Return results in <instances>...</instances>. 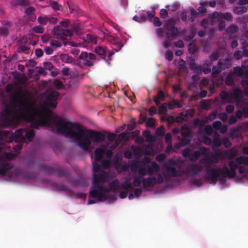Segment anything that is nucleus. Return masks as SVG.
Returning a JSON list of instances; mask_svg holds the SVG:
<instances>
[{
  "instance_id": "nucleus-13",
  "label": "nucleus",
  "mask_w": 248,
  "mask_h": 248,
  "mask_svg": "<svg viewBox=\"0 0 248 248\" xmlns=\"http://www.w3.org/2000/svg\"><path fill=\"white\" fill-rule=\"evenodd\" d=\"M160 169L159 165L153 161L151 163V166H148L147 168V173L151 176L154 173L158 172Z\"/></svg>"
},
{
  "instance_id": "nucleus-59",
  "label": "nucleus",
  "mask_w": 248,
  "mask_h": 248,
  "mask_svg": "<svg viewBox=\"0 0 248 248\" xmlns=\"http://www.w3.org/2000/svg\"><path fill=\"white\" fill-rule=\"evenodd\" d=\"M165 57L168 61H171L173 59V53L170 50H168L165 54Z\"/></svg>"
},
{
  "instance_id": "nucleus-33",
  "label": "nucleus",
  "mask_w": 248,
  "mask_h": 248,
  "mask_svg": "<svg viewBox=\"0 0 248 248\" xmlns=\"http://www.w3.org/2000/svg\"><path fill=\"white\" fill-rule=\"evenodd\" d=\"M232 97H233L235 99H239L242 96V91L239 88H234L233 90Z\"/></svg>"
},
{
  "instance_id": "nucleus-38",
  "label": "nucleus",
  "mask_w": 248,
  "mask_h": 248,
  "mask_svg": "<svg viewBox=\"0 0 248 248\" xmlns=\"http://www.w3.org/2000/svg\"><path fill=\"white\" fill-rule=\"evenodd\" d=\"M238 28L237 26L234 24H231L227 30V32L230 33H234L238 31Z\"/></svg>"
},
{
  "instance_id": "nucleus-46",
  "label": "nucleus",
  "mask_w": 248,
  "mask_h": 248,
  "mask_svg": "<svg viewBox=\"0 0 248 248\" xmlns=\"http://www.w3.org/2000/svg\"><path fill=\"white\" fill-rule=\"evenodd\" d=\"M166 157V155L165 153H161L155 157V159L159 163H162Z\"/></svg>"
},
{
  "instance_id": "nucleus-8",
  "label": "nucleus",
  "mask_w": 248,
  "mask_h": 248,
  "mask_svg": "<svg viewBox=\"0 0 248 248\" xmlns=\"http://www.w3.org/2000/svg\"><path fill=\"white\" fill-rule=\"evenodd\" d=\"M164 178L162 175L158 173L157 177L149 176L146 178H143L142 184L144 187H152L156 184H161L163 182Z\"/></svg>"
},
{
  "instance_id": "nucleus-31",
  "label": "nucleus",
  "mask_w": 248,
  "mask_h": 248,
  "mask_svg": "<svg viewBox=\"0 0 248 248\" xmlns=\"http://www.w3.org/2000/svg\"><path fill=\"white\" fill-rule=\"evenodd\" d=\"M122 187L124 190H126L133 189L132 184L129 179H126L124 182L122 184Z\"/></svg>"
},
{
  "instance_id": "nucleus-32",
  "label": "nucleus",
  "mask_w": 248,
  "mask_h": 248,
  "mask_svg": "<svg viewBox=\"0 0 248 248\" xmlns=\"http://www.w3.org/2000/svg\"><path fill=\"white\" fill-rule=\"evenodd\" d=\"M200 156V154L198 151H194L193 153L191 152L189 160L192 162L196 161Z\"/></svg>"
},
{
  "instance_id": "nucleus-43",
  "label": "nucleus",
  "mask_w": 248,
  "mask_h": 248,
  "mask_svg": "<svg viewBox=\"0 0 248 248\" xmlns=\"http://www.w3.org/2000/svg\"><path fill=\"white\" fill-rule=\"evenodd\" d=\"M99 162L94 161L93 162V170L94 173L98 172L100 170V165L98 163ZM95 173L93 174V175Z\"/></svg>"
},
{
  "instance_id": "nucleus-26",
  "label": "nucleus",
  "mask_w": 248,
  "mask_h": 248,
  "mask_svg": "<svg viewBox=\"0 0 248 248\" xmlns=\"http://www.w3.org/2000/svg\"><path fill=\"white\" fill-rule=\"evenodd\" d=\"M166 171L170 174L173 177H176L180 175V174L178 173L176 169L173 167L170 166H167Z\"/></svg>"
},
{
  "instance_id": "nucleus-47",
  "label": "nucleus",
  "mask_w": 248,
  "mask_h": 248,
  "mask_svg": "<svg viewBox=\"0 0 248 248\" xmlns=\"http://www.w3.org/2000/svg\"><path fill=\"white\" fill-rule=\"evenodd\" d=\"M188 50L190 53L194 54L197 51V47L194 44L190 43L188 46Z\"/></svg>"
},
{
  "instance_id": "nucleus-9",
  "label": "nucleus",
  "mask_w": 248,
  "mask_h": 248,
  "mask_svg": "<svg viewBox=\"0 0 248 248\" xmlns=\"http://www.w3.org/2000/svg\"><path fill=\"white\" fill-rule=\"evenodd\" d=\"M59 95V93L56 91H53L50 93L46 97L44 102L45 105L51 108H55L57 106V100Z\"/></svg>"
},
{
  "instance_id": "nucleus-60",
  "label": "nucleus",
  "mask_w": 248,
  "mask_h": 248,
  "mask_svg": "<svg viewBox=\"0 0 248 248\" xmlns=\"http://www.w3.org/2000/svg\"><path fill=\"white\" fill-rule=\"evenodd\" d=\"M32 30L36 33H42L44 32L43 28L40 26H36L34 27Z\"/></svg>"
},
{
  "instance_id": "nucleus-34",
  "label": "nucleus",
  "mask_w": 248,
  "mask_h": 248,
  "mask_svg": "<svg viewBox=\"0 0 248 248\" xmlns=\"http://www.w3.org/2000/svg\"><path fill=\"white\" fill-rule=\"evenodd\" d=\"M138 174H139V176L140 177L142 178H144V176H145L147 173V168L141 167L138 169Z\"/></svg>"
},
{
  "instance_id": "nucleus-41",
  "label": "nucleus",
  "mask_w": 248,
  "mask_h": 248,
  "mask_svg": "<svg viewBox=\"0 0 248 248\" xmlns=\"http://www.w3.org/2000/svg\"><path fill=\"white\" fill-rule=\"evenodd\" d=\"M50 5L52 8L55 10H60L61 7V5H59L56 1L53 0H50Z\"/></svg>"
},
{
  "instance_id": "nucleus-15",
  "label": "nucleus",
  "mask_w": 248,
  "mask_h": 248,
  "mask_svg": "<svg viewBox=\"0 0 248 248\" xmlns=\"http://www.w3.org/2000/svg\"><path fill=\"white\" fill-rule=\"evenodd\" d=\"M12 168L11 164L9 163H3L0 164V175L4 176L6 171Z\"/></svg>"
},
{
  "instance_id": "nucleus-58",
  "label": "nucleus",
  "mask_w": 248,
  "mask_h": 248,
  "mask_svg": "<svg viewBox=\"0 0 248 248\" xmlns=\"http://www.w3.org/2000/svg\"><path fill=\"white\" fill-rule=\"evenodd\" d=\"M155 98H157L161 101H164L165 99L164 93L162 91L160 90L157 92V95Z\"/></svg>"
},
{
  "instance_id": "nucleus-62",
  "label": "nucleus",
  "mask_w": 248,
  "mask_h": 248,
  "mask_svg": "<svg viewBox=\"0 0 248 248\" xmlns=\"http://www.w3.org/2000/svg\"><path fill=\"white\" fill-rule=\"evenodd\" d=\"M153 24L155 27H158L162 25V22L158 17L155 16L154 18Z\"/></svg>"
},
{
  "instance_id": "nucleus-11",
  "label": "nucleus",
  "mask_w": 248,
  "mask_h": 248,
  "mask_svg": "<svg viewBox=\"0 0 248 248\" xmlns=\"http://www.w3.org/2000/svg\"><path fill=\"white\" fill-rule=\"evenodd\" d=\"M217 66L221 70L229 68L232 66L231 58H227L223 60H219L217 62Z\"/></svg>"
},
{
  "instance_id": "nucleus-29",
  "label": "nucleus",
  "mask_w": 248,
  "mask_h": 248,
  "mask_svg": "<svg viewBox=\"0 0 248 248\" xmlns=\"http://www.w3.org/2000/svg\"><path fill=\"white\" fill-rule=\"evenodd\" d=\"M54 186L58 191L70 192L69 188L67 186L63 184H58L57 183H55Z\"/></svg>"
},
{
  "instance_id": "nucleus-3",
  "label": "nucleus",
  "mask_w": 248,
  "mask_h": 248,
  "mask_svg": "<svg viewBox=\"0 0 248 248\" xmlns=\"http://www.w3.org/2000/svg\"><path fill=\"white\" fill-rule=\"evenodd\" d=\"M34 131L32 129L25 130L18 129L16 130L14 135L6 130L0 131V150L6 149L12 151V147L9 145L12 143L15 138L16 142L23 141L31 142L34 137Z\"/></svg>"
},
{
  "instance_id": "nucleus-52",
  "label": "nucleus",
  "mask_w": 248,
  "mask_h": 248,
  "mask_svg": "<svg viewBox=\"0 0 248 248\" xmlns=\"http://www.w3.org/2000/svg\"><path fill=\"white\" fill-rule=\"evenodd\" d=\"M181 136L182 137H189L190 132L189 129L186 128H183L181 131Z\"/></svg>"
},
{
  "instance_id": "nucleus-19",
  "label": "nucleus",
  "mask_w": 248,
  "mask_h": 248,
  "mask_svg": "<svg viewBox=\"0 0 248 248\" xmlns=\"http://www.w3.org/2000/svg\"><path fill=\"white\" fill-rule=\"evenodd\" d=\"M234 163L237 165L243 164L246 166H248V157H247V156L238 157L235 159Z\"/></svg>"
},
{
  "instance_id": "nucleus-51",
  "label": "nucleus",
  "mask_w": 248,
  "mask_h": 248,
  "mask_svg": "<svg viewBox=\"0 0 248 248\" xmlns=\"http://www.w3.org/2000/svg\"><path fill=\"white\" fill-rule=\"evenodd\" d=\"M190 16H193L196 17V18L200 17H202L201 16L200 13L198 12V11H197L194 8L190 9Z\"/></svg>"
},
{
  "instance_id": "nucleus-24",
  "label": "nucleus",
  "mask_w": 248,
  "mask_h": 248,
  "mask_svg": "<svg viewBox=\"0 0 248 248\" xmlns=\"http://www.w3.org/2000/svg\"><path fill=\"white\" fill-rule=\"evenodd\" d=\"M247 11V8L246 6L241 5L235 7L233 9L234 13L237 15H241L246 13Z\"/></svg>"
},
{
  "instance_id": "nucleus-21",
  "label": "nucleus",
  "mask_w": 248,
  "mask_h": 248,
  "mask_svg": "<svg viewBox=\"0 0 248 248\" xmlns=\"http://www.w3.org/2000/svg\"><path fill=\"white\" fill-rule=\"evenodd\" d=\"M207 1H204L200 3L201 6L198 7L197 10L202 16H203L206 14V9L205 7V6L207 5Z\"/></svg>"
},
{
  "instance_id": "nucleus-35",
  "label": "nucleus",
  "mask_w": 248,
  "mask_h": 248,
  "mask_svg": "<svg viewBox=\"0 0 248 248\" xmlns=\"http://www.w3.org/2000/svg\"><path fill=\"white\" fill-rule=\"evenodd\" d=\"M143 178H141L139 176H136L134 177L133 181L132 184L134 186H139L140 185L141 183H142V181Z\"/></svg>"
},
{
  "instance_id": "nucleus-5",
  "label": "nucleus",
  "mask_w": 248,
  "mask_h": 248,
  "mask_svg": "<svg viewBox=\"0 0 248 248\" xmlns=\"http://www.w3.org/2000/svg\"><path fill=\"white\" fill-rule=\"evenodd\" d=\"M176 21L173 18L168 19L164 24L166 30V35L167 38L173 40L179 35L178 29L175 27Z\"/></svg>"
},
{
  "instance_id": "nucleus-50",
  "label": "nucleus",
  "mask_w": 248,
  "mask_h": 248,
  "mask_svg": "<svg viewBox=\"0 0 248 248\" xmlns=\"http://www.w3.org/2000/svg\"><path fill=\"white\" fill-rule=\"evenodd\" d=\"M219 57V53L217 51H215L212 53L209 58L211 61H215L218 59Z\"/></svg>"
},
{
  "instance_id": "nucleus-40",
  "label": "nucleus",
  "mask_w": 248,
  "mask_h": 248,
  "mask_svg": "<svg viewBox=\"0 0 248 248\" xmlns=\"http://www.w3.org/2000/svg\"><path fill=\"white\" fill-rule=\"evenodd\" d=\"M50 45L52 47L56 49L57 48L61 47L62 44L57 40H51L50 41Z\"/></svg>"
},
{
  "instance_id": "nucleus-1",
  "label": "nucleus",
  "mask_w": 248,
  "mask_h": 248,
  "mask_svg": "<svg viewBox=\"0 0 248 248\" xmlns=\"http://www.w3.org/2000/svg\"><path fill=\"white\" fill-rule=\"evenodd\" d=\"M11 106L3 103L0 112V125L8 126L13 122L16 112L20 118L31 123V127L39 129L40 126L55 128L58 134L78 141L79 147L87 151L91 144L101 143L105 139V135L100 131L92 129L84 130L82 126L77 123L65 121L51 113H46L37 108H34L29 95L22 91L14 95L10 100Z\"/></svg>"
},
{
  "instance_id": "nucleus-56",
  "label": "nucleus",
  "mask_w": 248,
  "mask_h": 248,
  "mask_svg": "<svg viewBox=\"0 0 248 248\" xmlns=\"http://www.w3.org/2000/svg\"><path fill=\"white\" fill-rule=\"evenodd\" d=\"M222 126V123L220 121H216L213 123L212 126L216 130H219Z\"/></svg>"
},
{
  "instance_id": "nucleus-57",
  "label": "nucleus",
  "mask_w": 248,
  "mask_h": 248,
  "mask_svg": "<svg viewBox=\"0 0 248 248\" xmlns=\"http://www.w3.org/2000/svg\"><path fill=\"white\" fill-rule=\"evenodd\" d=\"M180 17H181V20L185 22V23H187V14H186V11H183L182 12H181V13H180Z\"/></svg>"
},
{
  "instance_id": "nucleus-27",
  "label": "nucleus",
  "mask_w": 248,
  "mask_h": 248,
  "mask_svg": "<svg viewBox=\"0 0 248 248\" xmlns=\"http://www.w3.org/2000/svg\"><path fill=\"white\" fill-rule=\"evenodd\" d=\"M73 35V31L72 30L70 29H63L62 31V39L61 40L64 41L66 39V37H71Z\"/></svg>"
},
{
  "instance_id": "nucleus-36",
  "label": "nucleus",
  "mask_w": 248,
  "mask_h": 248,
  "mask_svg": "<svg viewBox=\"0 0 248 248\" xmlns=\"http://www.w3.org/2000/svg\"><path fill=\"white\" fill-rule=\"evenodd\" d=\"M167 111V103H164L162 104L158 108L159 114H164Z\"/></svg>"
},
{
  "instance_id": "nucleus-42",
  "label": "nucleus",
  "mask_w": 248,
  "mask_h": 248,
  "mask_svg": "<svg viewBox=\"0 0 248 248\" xmlns=\"http://www.w3.org/2000/svg\"><path fill=\"white\" fill-rule=\"evenodd\" d=\"M191 139L189 137H182L180 140V144L182 146H186L190 143Z\"/></svg>"
},
{
  "instance_id": "nucleus-45",
  "label": "nucleus",
  "mask_w": 248,
  "mask_h": 248,
  "mask_svg": "<svg viewBox=\"0 0 248 248\" xmlns=\"http://www.w3.org/2000/svg\"><path fill=\"white\" fill-rule=\"evenodd\" d=\"M48 16H44V17H43V16H39L38 18V22L43 25H45L46 23L47 22H48Z\"/></svg>"
},
{
  "instance_id": "nucleus-64",
  "label": "nucleus",
  "mask_w": 248,
  "mask_h": 248,
  "mask_svg": "<svg viewBox=\"0 0 248 248\" xmlns=\"http://www.w3.org/2000/svg\"><path fill=\"white\" fill-rule=\"evenodd\" d=\"M54 85L56 87V88L59 90L62 88V87L63 86L62 82L59 80H56L54 81Z\"/></svg>"
},
{
  "instance_id": "nucleus-25",
  "label": "nucleus",
  "mask_w": 248,
  "mask_h": 248,
  "mask_svg": "<svg viewBox=\"0 0 248 248\" xmlns=\"http://www.w3.org/2000/svg\"><path fill=\"white\" fill-rule=\"evenodd\" d=\"M60 58L62 62L65 63H72L73 61L72 57L67 54H61L60 55Z\"/></svg>"
},
{
  "instance_id": "nucleus-30",
  "label": "nucleus",
  "mask_w": 248,
  "mask_h": 248,
  "mask_svg": "<svg viewBox=\"0 0 248 248\" xmlns=\"http://www.w3.org/2000/svg\"><path fill=\"white\" fill-rule=\"evenodd\" d=\"M224 82L227 85L229 86L232 85L233 84V79L231 73L227 75L224 79Z\"/></svg>"
},
{
  "instance_id": "nucleus-28",
  "label": "nucleus",
  "mask_w": 248,
  "mask_h": 248,
  "mask_svg": "<svg viewBox=\"0 0 248 248\" xmlns=\"http://www.w3.org/2000/svg\"><path fill=\"white\" fill-rule=\"evenodd\" d=\"M15 140V142L16 143V145L13 144L12 145V150L16 153H18L20 150L22 149V144L20 142H23V141H18L16 142L15 140V138L13 140Z\"/></svg>"
},
{
  "instance_id": "nucleus-48",
  "label": "nucleus",
  "mask_w": 248,
  "mask_h": 248,
  "mask_svg": "<svg viewBox=\"0 0 248 248\" xmlns=\"http://www.w3.org/2000/svg\"><path fill=\"white\" fill-rule=\"evenodd\" d=\"M202 69L204 74H208L211 72V66L207 63H204L203 64Z\"/></svg>"
},
{
  "instance_id": "nucleus-6",
  "label": "nucleus",
  "mask_w": 248,
  "mask_h": 248,
  "mask_svg": "<svg viewBox=\"0 0 248 248\" xmlns=\"http://www.w3.org/2000/svg\"><path fill=\"white\" fill-rule=\"evenodd\" d=\"M96 60L95 55L92 53L82 52L77 60V64L80 66H92L94 65L93 61Z\"/></svg>"
},
{
  "instance_id": "nucleus-17",
  "label": "nucleus",
  "mask_w": 248,
  "mask_h": 248,
  "mask_svg": "<svg viewBox=\"0 0 248 248\" xmlns=\"http://www.w3.org/2000/svg\"><path fill=\"white\" fill-rule=\"evenodd\" d=\"M105 152L103 149L101 148H97L94 151L95 161L96 162H100L104 155Z\"/></svg>"
},
{
  "instance_id": "nucleus-37",
  "label": "nucleus",
  "mask_w": 248,
  "mask_h": 248,
  "mask_svg": "<svg viewBox=\"0 0 248 248\" xmlns=\"http://www.w3.org/2000/svg\"><path fill=\"white\" fill-rule=\"evenodd\" d=\"M220 18H223L224 19L229 21H232V14L230 13L226 12L224 14L221 13V17Z\"/></svg>"
},
{
  "instance_id": "nucleus-7",
  "label": "nucleus",
  "mask_w": 248,
  "mask_h": 248,
  "mask_svg": "<svg viewBox=\"0 0 248 248\" xmlns=\"http://www.w3.org/2000/svg\"><path fill=\"white\" fill-rule=\"evenodd\" d=\"M44 172L47 174L54 175L58 177H67L70 172L67 169L62 167L55 168L46 165L43 166Z\"/></svg>"
},
{
  "instance_id": "nucleus-63",
  "label": "nucleus",
  "mask_w": 248,
  "mask_h": 248,
  "mask_svg": "<svg viewBox=\"0 0 248 248\" xmlns=\"http://www.w3.org/2000/svg\"><path fill=\"white\" fill-rule=\"evenodd\" d=\"M147 19L151 20L153 17L154 18L155 12L154 10L149 11L146 13Z\"/></svg>"
},
{
  "instance_id": "nucleus-18",
  "label": "nucleus",
  "mask_w": 248,
  "mask_h": 248,
  "mask_svg": "<svg viewBox=\"0 0 248 248\" xmlns=\"http://www.w3.org/2000/svg\"><path fill=\"white\" fill-rule=\"evenodd\" d=\"M190 68L191 70H193L194 72L198 75H201L202 72V67L201 66L195 63V62H191L190 64Z\"/></svg>"
},
{
  "instance_id": "nucleus-4",
  "label": "nucleus",
  "mask_w": 248,
  "mask_h": 248,
  "mask_svg": "<svg viewBox=\"0 0 248 248\" xmlns=\"http://www.w3.org/2000/svg\"><path fill=\"white\" fill-rule=\"evenodd\" d=\"M229 168L227 165H224L222 168H211L209 165H205L206 172L204 177L207 180H210L213 183H216L217 179L221 177L224 178H228L232 179L235 177L236 170L238 167L234 161H230L228 162Z\"/></svg>"
},
{
  "instance_id": "nucleus-20",
  "label": "nucleus",
  "mask_w": 248,
  "mask_h": 248,
  "mask_svg": "<svg viewBox=\"0 0 248 248\" xmlns=\"http://www.w3.org/2000/svg\"><path fill=\"white\" fill-rule=\"evenodd\" d=\"M62 28L59 26H57L54 27L52 32L54 35L56 36L57 38L61 39H62Z\"/></svg>"
},
{
  "instance_id": "nucleus-23",
  "label": "nucleus",
  "mask_w": 248,
  "mask_h": 248,
  "mask_svg": "<svg viewBox=\"0 0 248 248\" xmlns=\"http://www.w3.org/2000/svg\"><path fill=\"white\" fill-rule=\"evenodd\" d=\"M85 42L88 43H91L92 44H94L96 43L97 40L96 37L95 35L90 34H88L84 37Z\"/></svg>"
},
{
  "instance_id": "nucleus-49",
  "label": "nucleus",
  "mask_w": 248,
  "mask_h": 248,
  "mask_svg": "<svg viewBox=\"0 0 248 248\" xmlns=\"http://www.w3.org/2000/svg\"><path fill=\"white\" fill-rule=\"evenodd\" d=\"M26 3L27 0H16L12 1V4L14 5L23 6L26 5Z\"/></svg>"
},
{
  "instance_id": "nucleus-12",
  "label": "nucleus",
  "mask_w": 248,
  "mask_h": 248,
  "mask_svg": "<svg viewBox=\"0 0 248 248\" xmlns=\"http://www.w3.org/2000/svg\"><path fill=\"white\" fill-rule=\"evenodd\" d=\"M35 8L32 6L27 8L25 11L26 19L29 21L33 22L36 18V16L34 13Z\"/></svg>"
},
{
  "instance_id": "nucleus-2",
  "label": "nucleus",
  "mask_w": 248,
  "mask_h": 248,
  "mask_svg": "<svg viewBox=\"0 0 248 248\" xmlns=\"http://www.w3.org/2000/svg\"><path fill=\"white\" fill-rule=\"evenodd\" d=\"M107 174L104 172L93 175L92 190L90 191V197L93 198H97L99 202H104L107 198L106 192L108 191H115L120 189L119 181L116 179L110 183L108 189H106L103 186L106 182Z\"/></svg>"
},
{
  "instance_id": "nucleus-61",
  "label": "nucleus",
  "mask_w": 248,
  "mask_h": 248,
  "mask_svg": "<svg viewBox=\"0 0 248 248\" xmlns=\"http://www.w3.org/2000/svg\"><path fill=\"white\" fill-rule=\"evenodd\" d=\"M144 136L146 138V140L148 142L153 141V137L151 135L150 131H146L144 132Z\"/></svg>"
},
{
  "instance_id": "nucleus-14",
  "label": "nucleus",
  "mask_w": 248,
  "mask_h": 248,
  "mask_svg": "<svg viewBox=\"0 0 248 248\" xmlns=\"http://www.w3.org/2000/svg\"><path fill=\"white\" fill-rule=\"evenodd\" d=\"M95 52L97 55L100 56L101 59H104L106 61L105 58L107 53L108 52V51L106 47L102 46H97L95 49Z\"/></svg>"
},
{
  "instance_id": "nucleus-44",
  "label": "nucleus",
  "mask_w": 248,
  "mask_h": 248,
  "mask_svg": "<svg viewBox=\"0 0 248 248\" xmlns=\"http://www.w3.org/2000/svg\"><path fill=\"white\" fill-rule=\"evenodd\" d=\"M192 152V150L191 149L189 148H185L182 152V155L185 158H189V156H190L191 153Z\"/></svg>"
},
{
  "instance_id": "nucleus-55",
  "label": "nucleus",
  "mask_w": 248,
  "mask_h": 248,
  "mask_svg": "<svg viewBox=\"0 0 248 248\" xmlns=\"http://www.w3.org/2000/svg\"><path fill=\"white\" fill-rule=\"evenodd\" d=\"M194 113H195V111L192 109H190L189 110H186L185 112V114H184V116L186 118H188L189 117H192L193 116Z\"/></svg>"
},
{
  "instance_id": "nucleus-22",
  "label": "nucleus",
  "mask_w": 248,
  "mask_h": 248,
  "mask_svg": "<svg viewBox=\"0 0 248 248\" xmlns=\"http://www.w3.org/2000/svg\"><path fill=\"white\" fill-rule=\"evenodd\" d=\"M11 23L6 22L3 26L0 28V35H7L9 32L8 28L11 26Z\"/></svg>"
},
{
  "instance_id": "nucleus-16",
  "label": "nucleus",
  "mask_w": 248,
  "mask_h": 248,
  "mask_svg": "<svg viewBox=\"0 0 248 248\" xmlns=\"http://www.w3.org/2000/svg\"><path fill=\"white\" fill-rule=\"evenodd\" d=\"M219 95L221 99L224 102H230L232 98V94L224 91L221 92Z\"/></svg>"
},
{
  "instance_id": "nucleus-39",
  "label": "nucleus",
  "mask_w": 248,
  "mask_h": 248,
  "mask_svg": "<svg viewBox=\"0 0 248 248\" xmlns=\"http://www.w3.org/2000/svg\"><path fill=\"white\" fill-rule=\"evenodd\" d=\"M18 53H24L25 54L29 53V48L24 45H21L17 48Z\"/></svg>"
},
{
  "instance_id": "nucleus-10",
  "label": "nucleus",
  "mask_w": 248,
  "mask_h": 248,
  "mask_svg": "<svg viewBox=\"0 0 248 248\" xmlns=\"http://www.w3.org/2000/svg\"><path fill=\"white\" fill-rule=\"evenodd\" d=\"M203 169L202 166L196 164L189 165L186 169L188 173L191 174L192 176H196L198 172L201 171Z\"/></svg>"
},
{
  "instance_id": "nucleus-54",
  "label": "nucleus",
  "mask_w": 248,
  "mask_h": 248,
  "mask_svg": "<svg viewBox=\"0 0 248 248\" xmlns=\"http://www.w3.org/2000/svg\"><path fill=\"white\" fill-rule=\"evenodd\" d=\"M114 49L116 51H119L123 47V45L120 42H115L114 43Z\"/></svg>"
},
{
  "instance_id": "nucleus-53",
  "label": "nucleus",
  "mask_w": 248,
  "mask_h": 248,
  "mask_svg": "<svg viewBox=\"0 0 248 248\" xmlns=\"http://www.w3.org/2000/svg\"><path fill=\"white\" fill-rule=\"evenodd\" d=\"M234 73L236 75L239 77L243 75L244 71L241 68L239 67H236L234 68Z\"/></svg>"
}]
</instances>
